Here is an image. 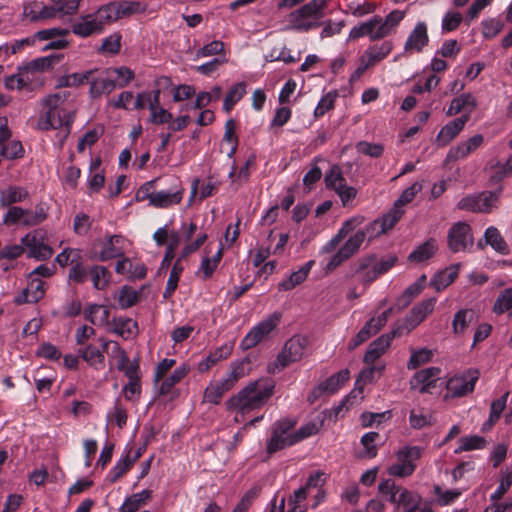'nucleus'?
<instances>
[{
    "label": "nucleus",
    "instance_id": "obj_1",
    "mask_svg": "<svg viewBox=\"0 0 512 512\" xmlns=\"http://www.w3.org/2000/svg\"><path fill=\"white\" fill-rule=\"evenodd\" d=\"M274 388L275 382L269 378L250 382L226 401V409L235 411L234 420L240 422L246 413L262 407L273 395Z\"/></svg>",
    "mask_w": 512,
    "mask_h": 512
},
{
    "label": "nucleus",
    "instance_id": "obj_2",
    "mask_svg": "<svg viewBox=\"0 0 512 512\" xmlns=\"http://www.w3.org/2000/svg\"><path fill=\"white\" fill-rule=\"evenodd\" d=\"M70 95L69 91H60L47 95L41 100L45 110L38 118L37 129L48 131L74 122L75 114L66 106Z\"/></svg>",
    "mask_w": 512,
    "mask_h": 512
},
{
    "label": "nucleus",
    "instance_id": "obj_3",
    "mask_svg": "<svg viewBox=\"0 0 512 512\" xmlns=\"http://www.w3.org/2000/svg\"><path fill=\"white\" fill-rule=\"evenodd\" d=\"M396 262L397 257L394 255L380 259L376 254L364 255L351 264L348 276L357 277L359 282L368 286L381 275L387 273Z\"/></svg>",
    "mask_w": 512,
    "mask_h": 512
},
{
    "label": "nucleus",
    "instance_id": "obj_4",
    "mask_svg": "<svg viewBox=\"0 0 512 512\" xmlns=\"http://www.w3.org/2000/svg\"><path fill=\"white\" fill-rule=\"evenodd\" d=\"M328 0H312L292 11L288 16V30L308 32L320 26Z\"/></svg>",
    "mask_w": 512,
    "mask_h": 512
},
{
    "label": "nucleus",
    "instance_id": "obj_5",
    "mask_svg": "<svg viewBox=\"0 0 512 512\" xmlns=\"http://www.w3.org/2000/svg\"><path fill=\"white\" fill-rule=\"evenodd\" d=\"M111 24V16L106 12L102 5L94 13L81 15L78 20L72 22L71 31L82 38L89 37L94 34H100L105 27Z\"/></svg>",
    "mask_w": 512,
    "mask_h": 512
},
{
    "label": "nucleus",
    "instance_id": "obj_6",
    "mask_svg": "<svg viewBox=\"0 0 512 512\" xmlns=\"http://www.w3.org/2000/svg\"><path fill=\"white\" fill-rule=\"evenodd\" d=\"M295 425L296 421L289 418H283L273 423L271 437L266 444V452L269 455L297 444L293 431Z\"/></svg>",
    "mask_w": 512,
    "mask_h": 512
},
{
    "label": "nucleus",
    "instance_id": "obj_7",
    "mask_svg": "<svg viewBox=\"0 0 512 512\" xmlns=\"http://www.w3.org/2000/svg\"><path fill=\"white\" fill-rule=\"evenodd\" d=\"M308 340L305 336L295 335L287 340L276 360L268 365V372L275 374L289 364L299 361L306 350Z\"/></svg>",
    "mask_w": 512,
    "mask_h": 512
},
{
    "label": "nucleus",
    "instance_id": "obj_8",
    "mask_svg": "<svg viewBox=\"0 0 512 512\" xmlns=\"http://www.w3.org/2000/svg\"><path fill=\"white\" fill-rule=\"evenodd\" d=\"M208 235L205 232H201L198 234L196 239L186 244L179 255V257L176 259L175 263L172 266V269L170 271L169 278L167 280L166 288L163 293V297L165 299L170 298L175 290L177 289L180 277L182 272L184 271V265L182 261L186 259L189 255L196 252L207 240Z\"/></svg>",
    "mask_w": 512,
    "mask_h": 512
},
{
    "label": "nucleus",
    "instance_id": "obj_9",
    "mask_svg": "<svg viewBox=\"0 0 512 512\" xmlns=\"http://www.w3.org/2000/svg\"><path fill=\"white\" fill-rule=\"evenodd\" d=\"M367 235H369V237H373L371 227L359 229L353 235H351L341 246V248L331 256L329 262L326 265V271H333L343 262L356 254L361 248Z\"/></svg>",
    "mask_w": 512,
    "mask_h": 512
},
{
    "label": "nucleus",
    "instance_id": "obj_10",
    "mask_svg": "<svg viewBox=\"0 0 512 512\" xmlns=\"http://www.w3.org/2000/svg\"><path fill=\"white\" fill-rule=\"evenodd\" d=\"M423 448L420 446H405L396 453L397 462L389 466L387 472L394 477H408L416 470V461L422 456Z\"/></svg>",
    "mask_w": 512,
    "mask_h": 512
},
{
    "label": "nucleus",
    "instance_id": "obj_11",
    "mask_svg": "<svg viewBox=\"0 0 512 512\" xmlns=\"http://www.w3.org/2000/svg\"><path fill=\"white\" fill-rule=\"evenodd\" d=\"M280 321L281 314L279 312L270 314L248 331L242 339L240 347L243 350H249L255 347L270 335V333L280 324Z\"/></svg>",
    "mask_w": 512,
    "mask_h": 512
},
{
    "label": "nucleus",
    "instance_id": "obj_12",
    "mask_svg": "<svg viewBox=\"0 0 512 512\" xmlns=\"http://www.w3.org/2000/svg\"><path fill=\"white\" fill-rule=\"evenodd\" d=\"M21 243L27 248V256L36 260H47L53 255V249L46 242V233L41 230H33L21 239Z\"/></svg>",
    "mask_w": 512,
    "mask_h": 512
},
{
    "label": "nucleus",
    "instance_id": "obj_13",
    "mask_svg": "<svg viewBox=\"0 0 512 512\" xmlns=\"http://www.w3.org/2000/svg\"><path fill=\"white\" fill-rule=\"evenodd\" d=\"M367 368H364L359 373L355 385L356 387L351 391V393L342 401L341 406L353 405L358 401V399H362L363 396V387L368 383H372L374 380L380 378L385 370L384 364L373 365L368 364Z\"/></svg>",
    "mask_w": 512,
    "mask_h": 512
},
{
    "label": "nucleus",
    "instance_id": "obj_14",
    "mask_svg": "<svg viewBox=\"0 0 512 512\" xmlns=\"http://www.w3.org/2000/svg\"><path fill=\"white\" fill-rule=\"evenodd\" d=\"M474 243L471 227L468 223L459 221L448 231L447 244L453 253L466 251Z\"/></svg>",
    "mask_w": 512,
    "mask_h": 512
},
{
    "label": "nucleus",
    "instance_id": "obj_15",
    "mask_svg": "<svg viewBox=\"0 0 512 512\" xmlns=\"http://www.w3.org/2000/svg\"><path fill=\"white\" fill-rule=\"evenodd\" d=\"M478 378V370L472 369L465 371L463 374L453 376L446 385L447 396L457 398L473 392Z\"/></svg>",
    "mask_w": 512,
    "mask_h": 512
},
{
    "label": "nucleus",
    "instance_id": "obj_16",
    "mask_svg": "<svg viewBox=\"0 0 512 512\" xmlns=\"http://www.w3.org/2000/svg\"><path fill=\"white\" fill-rule=\"evenodd\" d=\"M91 71L89 95L92 99L110 94L116 88L115 80L107 73V69H91Z\"/></svg>",
    "mask_w": 512,
    "mask_h": 512
},
{
    "label": "nucleus",
    "instance_id": "obj_17",
    "mask_svg": "<svg viewBox=\"0 0 512 512\" xmlns=\"http://www.w3.org/2000/svg\"><path fill=\"white\" fill-rule=\"evenodd\" d=\"M428 44V26L426 22L418 21L405 41L404 51L409 54L420 53Z\"/></svg>",
    "mask_w": 512,
    "mask_h": 512
},
{
    "label": "nucleus",
    "instance_id": "obj_18",
    "mask_svg": "<svg viewBox=\"0 0 512 512\" xmlns=\"http://www.w3.org/2000/svg\"><path fill=\"white\" fill-rule=\"evenodd\" d=\"M399 335L398 330H393L388 334H383L371 342L363 357L365 364H373L377 359L386 353L392 340Z\"/></svg>",
    "mask_w": 512,
    "mask_h": 512
},
{
    "label": "nucleus",
    "instance_id": "obj_19",
    "mask_svg": "<svg viewBox=\"0 0 512 512\" xmlns=\"http://www.w3.org/2000/svg\"><path fill=\"white\" fill-rule=\"evenodd\" d=\"M440 372L438 367H429L416 372L410 379V388L418 390L422 394L429 393L431 388L435 387Z\"/></svg>",
    "mask_w": 512,
    "mask_h": 512
},
{
    "label": "nucleus",
    "instance_id": "obj_20",
    "mask_svg": "<svg viewBox=\"0 0 512 512\" xmlns=\"http://www.w3.org/2000/svg\"><path fill=\"white\" fill-rule=\"evenodd\" d=\"M184 195V189L179 186H173L168 190H160L156 191V193L151 198V203L149 206L159 209H167L171 206L178 205Z\"/></svg>",
    "mask_w": 512,
    "mask_h": 512
},
{
    "label": "nucleus",
    "instance_id": "obj_21",
    "mask_svg": "<svg viewBox=\"0 0 512 512\" xmlns=\"http://www.w3.org/2000/svg\"><path fill=\"white\" fill-rule=\"evenodd\" d=\"M52 1L54 4L51 6L39 2L38 8L40 9V12H38V15L40 16V20L53 18L57 13L62 15H71L76 13L79 9L80 0H70L65 2H61L59 0Z\"/></svg>",
    "mask_w": 512,
    "mask_h": 512
},
{
    "label": "nucleus",
    "instance_id": "obj_22",
    "mask_svg": "<svg viewBox=\"0 0 512 512\" xmlns=\"http://www.w3.org/2000/svg\"><path fill=\"white\" fill-rule=\"evenodd\" d=\"M108 15L111 16V23L120 19L129 17L133 14L144 11V7L139 1H118L110 2L104 5Z\"/></svg>",
    "mask_w": 512,
    "mask_h": 512
},
{
    "label": "nucleus",
    "instance_id": "obj_23",
    "mask_svg": "<svg viewBox=\"0 0 512 512\" xmlns=\"http://www.w3.org/2000/svg\"><path fill=\"white\" fill-rule=\"evenodd\" d=\"M378 490L379 493L395 507L399 506L400 502L407 498L411 492L407 488L397 485L392 479H385L381 481L379 483Z\"/></svg>",
    "mask_w": 512,
    "mask_h": 512
},
{
    "label": "nucleus",
    "instance_id": "obj_24",
    "mask_svg": "<svg viewBox=\"0 0 512 512\" xmlns=\"http://www.w3.org/2000/svg\"><path fill=\"white\" fill-rule=\"evenodd\" d=\"M484 142L482 134H475L466 141L450 148L447 154L448 161H457L466 158L469 154L478 149Z\"/></svg>",
    "mask_w": 512,
    "mask_h": 512
},
{
    "label": "nucleus",
    "instance_id": "obj_25",
    "mask_svg": "<svg viewBox=\"0 0 512 512\" xmlns=\"http://www.w3.org/2000/svg\"><path fill=\"white\" fill-rule=\"evenodd\" d=\"M469 119V114H464L443 126L436 137L438 145L446 146L449 144L456 136L459 135Z\"/></svg>",
    "mask_w": 512,
    "mask_h": 512
},
{
    "label": "nucleus",
    "instance_id": "obj_26",
    "mask_svg": "<svg viewBox=\"0 0 512 512\" xmlns=\"http://www.w3.org/2000/svg\"><path fill=\"white\" fill-rule=\"evenodd\" d=\"M45 295L44 282L40 278L29 276L28 286L15 297L14 302L18 305L25 303H36Z\"/></svg>",
    "mask_w": 512,
    "mask_h": 512
},
{
    "label": "nucleus",
    "instance_id": "obj_27",
    "mask_svg": "<svg viewBox=\"0 0 512 512\" xmlns=\"http://www.w3.org/2000/svg\"><path fill=\"white\" fill-rule=\"evenodd\" d=\"M124 242L125 238L122 235L115 234L106 236L97 259L99 261H107L110 259L122 257L124 255V249L122 246Z\"/></svg>",
    "mask_w": 512,
    "mask_h": 512
},
{
    "label": "nucleus",
    "instance_id": "obj_28",
    "mask_svg": "<svg viewBox=\"0 0 512 512\" xmlns=\"http://www.w3.org/2000/svg\"><path fill=\"white\" fill-rule=\"evenodd\" d=\"M436 298L425 299L416 304L406 317V323L409 329L418 326L433 310L436 304Z\"/></svg>",
    "mask_w": 512,
    "mask_h": 512
},
{
    "label": "nucleus",
    "instance_id": "obj_29",
    "mask_svg": "<svg viewBox=\"0 0 512 512\" xmlns=\"http://www.w3.org/2000/svg\"><path fill=\"white\" fill-rule=\"evenodd\" d=\"M78 355L81 357L90 367L101 370L105 365V356L104 350L100 346H96L94 344H87L83 347H79Z\"/></svg>",
    "mask_w": 512,
    "mask_h": 512
},
{
    "label": "nucleus",
    "instance_id": "obj_30",
    "mask_svg": "<svg viewBox=\"0 0 512 512\" xmlns=\"http://www.w3.org/2000/svg\"><path fill=\"white\" fill-rule=\"evenodd\" d=\"M378 23V15H375L369 20L354 26L350 30L349 40L359 39L364 36H368L372 41L383 39V37L379 35Z\"/></svg>",
    "mask_w": 512,
    "mask_h": 512
},
{
    "label": "nucleus",
    "instance_id": "obj_31",
    "mask_svg": "<svg viewBox=\"0 0 512 512\" xmlns=\"http://www.w3.org/2000/svg\"><path fill=\"white\" fill-rule=\"evenodd\" d=\"M234 348L233 342H227L222 346L216 348L214 351H211L209 355L198 363V371L200 373H205L210 370L214 365H216L219 361L227 359Z\"/></svg>",
    "mask_w": 512,
    "mask_h": 512
},
{
    "label": "nucleus",
    "instance_id": "obj_32",
    "mask_svg": "<svg viewBox=\"0 0 512 512\" xmlns=\"http://www.w3.org/2000/svg\"><path fill=\"white\" fill-rule=\"evenodd\" d=\"M363 221L362 217H353L346 220L341 228L338 230L336 235H334L321 249L322 253H330L332 252L338 244L347 237V235L352 232L356 227H358Z\"/></svg>",
    "mask_w": 512,
    "mask_h": 512
},
{
    "label": "nucleus",
    "instance_id": "obj_33",
    "mask_svg": "<svg viewBox=\"0 0 512 512\" xmlns=\"http://www.w3.org/2000/svg\"><path fill=\"white\" fill-rule=\"evenodd\" d=\"M363 221L362 217H353L346 220L341 228L338 230L336 235H334L321 249L322 253H330L332 252L338 244L347 237V235L352 232L356 227H358Z\"/></svg>",
    "mask_w": 512,
    "mask_h": 512
},
{
    "label": "nucleus",
    "instance_id": "obj_34",
    "mask_svg": "<svg viewBox=\"0 0 512 512\" xmlns=\"http://www.w3.org/2000/svg\"><path fill=\"white\" fill-rule=\"evenodd\" d=\"M477 107V101L471 93H463L458 97L452 99L450 106L446 111L447 116H454L462 111H467L465 114L471 112Z\"/></svg>",
    "mask_w": 512,
    "mask_h": 512
},
{
    "label": "nucleus",
    "instance_id": "obj_35",
    "mask_svg": "<svg viewBox=\"0 0 512 512\" xmlns=\"http://www.w3.org/2000/svg\"><path fill=\"white\" fill-rule=\"evenodd\" d=\"M314 264V260H310L307 263H305L299 270L293 272L286 279L282 280L278 284V290L289 291L292 290L297 285L303 283L308 277V274Z\"/></svg>",
    "mask_w": 512,
    "mask_h": 512
},
{
    "label": "nucleus",
    "instance_id": "obj_36",
    "mask_svg": "<svg viewBox=\"0 0 512 512\" xmlns=\"http://www.w3.org/2000/svg\"><path fill=\"white\" fill-rule=\"evenodd\" d=\"M250 363L251 362L248 357L231 362L229 371L227 372L226 377L223 378L224 382L232 389L241 378L249 373Z\"/></svg>",
    "mask_w": 512,
    "mask_h": 512
},
{
    "label": "nucleus",
    "instance_id": "obj_37",
    "mask_svg": "<svg viewBox=\"0 0 512 512\" xmlns=\"http://www.w3.org/2000/svg\"><path fill=\"white\" fill-rule=\"evenodd\" d=\"M438 250L436 239L429 238L424 243L417 246L408 256V261L412 263H421L432 258Z\"/></svg>",
    "mask_w": 512,
    "mask_h": 512
},
{
    "label": "nucleus",
    "instance_id": "obj_38",
    "mask_svg": "<svg viewBox=\"0 0 512 512\" xmlns=\"http://www.w3.org/2000/svg\"><path fill=\"white\" fill-rule=\"evenodd\" d=\"M460 264H453L444 270L437 272L431 279L430 285L436 291H441L447 288L458 276Z\"/></svg>",
    "mask_w": 512,
    "mask_h": 512
},
{
    "label": "nucleus",
    "instance_id": "obj_39",
    "mask_svg": "<svg viewBox=\"0 0 512 512\" xmlns=\"http://www.w3.org/2000/svg\"><path fill=\"white\" fill-rule=\"evenodd\" d=\"M393 44L390 41H384L380 45H372L367 48L360 61L364 62L365 59L368 64L372 66L386 58L392 51Z\"/></svg>",
    "mask_w": 512,
    "mask_h": 512
},
{
    "label": "nucleus",
    "instance_id": "obj_40",
    "mask_svg": "<svg viewBox=\"0 0 512 512\" xmlns=\"http://www.w3.org/2000/svg\"><path fill=\"white\" fill-rule=\"evenodd\" d=\"M406 11L393 10L384 19L378 16V31L379 35L383 38L391 34V32L400 24L405 18Z\"/></svg>",
    "mask_w": 512,
    "mask_h": 512
},
{
    "label": "nucleus",
    "instance_id": "obj_41",
    "mask_svg": "<svg viewBox=\"0 0 512 512\" xmlns=\"http://www.w3.org/2000/svg\"><path fill=\"white\" fill-rule=\"evenodd\" d=\"M84 318L93 325H106L109 323L110 310L103 305L90 304L83 312Z\"/></svg>",
    "mask_w": 512,
    "mask_h": 512
},
{
    "label": "nucleus",
    "instance_id": "obj_42",
    "mask_svg": "<svg viewBox=\"0 0 512 512\" xmlns=\"http://www.w3.org/2000/svg\"><path fill=\"white\" fill-rule=\"evenodd\" d=\"M112 331L123 339H130L137 334L138 324L131 318H115L112 321Z\"/></svg>",
    "mask_w": 512,
    "mask_h": 512
},
{
    "label": "nucleus",
    "instance_id": "obj_43",
    "mask_svg": "<svg viewBox=\"0 0 512 512\" xmlns=\"http://www.w3.org/2000/svg\"><path fill=\"white\" fill-rule=\"evenodd\" d=\"M350 378V372L348 369H343L333 375H331L329 378H327L325 381L319 384L318 390L321 392L326 393H335L338 391Z\"/></svg>",
    "mask_w": 512,
    "mask_h": 512
},
{
    "label": "nucleus",
    "instance_id": "obj_44",
    "mask_svg": "<svg viewBox=\"0 0 512 512\" xmlns=\"http://www.w3.org/2000/svg\"><path fill=\"white\" fill-rule=\"evenodd\" d=\"M189 371L190 368L186 364L177 367L171 375L162 381L159 387V394L162 396L168 395L172 391L173 387L187 376Z\"/></svg>",
    "mask_w": 512,
    "mask_h": 512
},
{
    "label": "nucleus",
    "instance_id": "obj_45",
    "mask_svg": "<svg viewBox=\"0 0 512 512\" xmlns=\"http://www.w3.org/2000/svg\"><path fill=\"white\" fill-rule=\"evenodd\" d=\"M152 497V491L149 489L134 493L126 497L123 504L119 508V512H136L141 506L146 504Z\"/></svg>",
    "mask_w": 512,
    "mask_h": 512
},
{
    "label": "nucleus",
    "instance_id": "obj_46",
    "mask_svg": "<svg viewBox=\"0 0 512 512\" xmlns=\"http://www.w3.org/2000/svg\"><path fill=\"white\" fill-rule=\"evenodd\" d=\"M28 191L19 186H9L0 191V206L8 207L14 203L22 202L28 198Z\"/></svg>",
    "mask_w": 512,
    "mask_h": 512
},
{
    "label": "nucleus",
    "instance_id": "obj_47",
    "mask_svg": "<svg viewBox=\"0 0 512 512\" xmlns=\"http://www.w3.org/2000/svg\"><path fill=\"white\" fill-rule=\"evenodd\" d=\"M403 214V209L397 208L393 205V208L387 214H385L381 220H377L373 224L368 225L367 227H371V230H373L375 226L379 225L380 231H378L377 234L385 233L386 231L395 226V224L400 220Z\"/></svg>",
    "mask_w": 512,
    "mask_h": 512
},
{
    "label": "nucleus",
    "instance_id": "obj_48",
    "mask_svg": "<svg viewBox=\"0 0 512 512\" xmlns=\"http://www.w3.org/2000/svg\"><path fill=\"white\" fill-rule=\"evenodd\" d=\"M486 243L489 244L495 251L502 255L509 253V248L499 230L493 226L486 229L484 233Z\"/></svg>",
    "mask_w": 512,
    "mask_h": 512
},
{
    "label": "nucleus",
    "instance_id": "obj_49",
    "mask_svg": "<svg viewBox=\"0 0 512 512\" xmlns=\"http://www.w3.org/2000/svg\"><path fill=\"white\" fill-rule=\"evenodd\" d=\"M231 390L224 380L211 383L204 392V401L211 404H219L223 395Z\"/></svg>",
    "mask_w": 512,
    "mask_h": 512
},
{
    "label": "nucleus",
    "instance_id": "obj_50",
    "mask_svg": "<svg viewBox=\"0 0 512 512\" xmlns=\"http://www.w3.org/2000/svg\"><path fill=\"white\" fill-rule=\"evenodd\" d=\"M107 73L114 78L116 87L118 88L127 87L135 77L134 71L126 66L107 68Z\"/></svg>",
    "mask_w": 512,
    "mask_h": 512
},
{
    "label": "nucleus",
    "instance_id": "obj_51",
    "mask_svg": "<svg viewBox=\"0 0 512 512\" xmlns=\"http://www.w3.org/2000/svg\"><path fill=\"white\" fill-rule=\"evenodd\" d=\"M93 287L97 290L105 289L109 282L111 274L105 266L93 265L89 270Z\"/></svg>",
    "mask_w": 512,
    "mask_h": 512
},
{
    "label": "nucleus",
    "instance_id": "obj_52",
    "mask_svg": "<svg viewBox=\"0 0 512 512\" xmlns=\"http://www.w3.org/2000/svg\"><path fill=\"white\" fill-rule=\"evenodd\" d=\"M246 94L245 82H239L233 85L226 94L223 102V110L230 112L235 104L240 101Z\"/></svg>",
    "mask_w": 512,
    "mask_h": 512
},
{
    "label": "nucleus",
    "instance_id": "obj_53",
    "mask_svg": "<svg viewBox=\"0 0 512 512\" xmlns=\"http://www.w3.org/2000/svg\"><path fill=\"white\" fill-rule=\"evenodd\" d=\"M508 396L509 393L506 392L500 398L491 403L489 419L484 423L483 429H485L486 426L492 427L500 419L501 414L506 407Z\"/></svg>",
    "mask_w": 512,
    "mask_h": 512
},
{
    "label": "nucleus",
    "instance_id": "obj_54",
    "mask_svg": "<svg viewBox=\"0 0 512 512\" xmlns=\"http://www.w3.org/2000/svg\"><path fill=\"white\" fill-rule=\"evenodd\" d=\"M133 465L130 461V452L120 458L113 468L109 471L107 478L110 483H115L120 479Z\"/></svg>",
    "mask_w": 512,
    "mask_h": 512
},
{
    "label": "nucleus",
    "instance_id": "obj_55",
    "mask_svg": "<svg viewBox=\"0 0 512 512\" xmlns=\"http://www.w3.org/2000/svg\"><path fill=\"white\" fill-rule=\"evenodd\" d=\"M459 443V447L455 449L456 454L461 453L463 451L482 449L485 447L486 440L482 436L473 435L460 438Z\"/></svg>",
    "mask_w": 512,
    "mask_h": 512
},
{
    "label": "nucleus",
    "instance_id": "obj_56",
    "mask_svg": "<svg viewBox=\"0 0 512 512\" xmlns=\"http://www.w3.org/2000/svg\"><path fill=\"white\" fill-rule=\"evenodd\" d=\"M325 184L328 189L336 190L338 188H341L343 185L347 184L346 179L343 176L342 170L340 166L333 165L329 171L325 175Z\"/></svg>",
    "mask_w": 512,
    "mask_h": 512
},
{
    "label": "nucleus",
    "instance_id": "obj_57",
    "mask_svg": "<svg viewBox=\"0 0 512 512\" xmlns=\"http://www.w3.org/2000/svg\"><path fill=\"white\" fill-rule=\"evenodd\" d=\"M463 21V16L460 12L449 10L447 11L441 22V30L442 33H448L456 30L461 22Z\"/></svg>",
    "mask_w": 512,
    "mask_h": 512
},
{
    "label": "nucleus",
    "instance_id": "obj_58",
    "mask_svg": "<svg viewBox=\"0 0 512 512\" xmlns=\"http://www.w3.org/2000/svg\"><path fill=\"white\" fill-rule=\"evenodd\" d=\"M89 276V270L82 262V257L78 259L77 262H75L73 265H71V268L69 269L68 278L70 281L77 283V284H83L87 281Z\"/></svg>",
    "mask_w": 512,
    "mask_h": 512
},
{
    "label": "nucleus",
    "instance_id": "obj_59",
    "mask_svg": "<svg viewBox=\"0 0 512 512\" xmlns=\"http://www.w3.org/2000/svg\"><path fill=\"white\" fill-rule=\"evenodd\" d=\"M432 358V351L426 348L413 350L407 363L409 370L417 369L420 365L429 362Z\"/></svg>",
    "mask_w": 512,
    "mask_h": 512
},
{
    "label": "nucleus",
    "instance_id": "obj_60",
    "mask_svg": "<svg viewBox=\"0 0 512 512\" xmlns=\"http://www.w3.org/2000/svg\"><path fill=\"white\" fill-rule=\"evenodd\" d=\"M512 485V470H505L501 473L500 483L497 489L491 494L490 499L493 502L499 501Z\"/></svg>",
    "mask_w": 512,
    "mask_h": 512
},
{
    "label": "nucleus",
    "instance_id": "obj_61",
    "mask_svg": "<svg viewBox=\"0 0 512 512\" xmlns=\"http://www.w3.org/2000/svg\"><path fill=\"white\" fill-rule=\"evenodd\" d=\"M512 308V288H507L503 290L499 296L497 297L493 311L494 313L500 315Z\"/></svg>",
    "mask_w": 512,
    "mask_h": 512
},
{
    "label": "nucleus",
    "instance_id": "obj_62",
    "mask_svg": "<svg viewBox=\"0 0 512 512\" xmlns=\"http://www.w3.org/2000/svg\"><path fill=\"white\" fill-rule=\"evenodd\" d=\"M118 304L122 309L133 306L138 301V292L130 286H123L118 293Z\"/></svg>",
    "mask_w": 512,
    "mask_h": 512
},
{
    "label": "nucleus",
    "instance_id": "obj_63",
    "mask_svg": "<svg viewBox=\"0 0 512 512\" xmlns=\"http://www.w3.org/2000/svg\"><path fill=\"white\" fill-rule=\"evenodd\" d=\"M2 147V155L4 158L7 159H17L21 158L24 155V148L22 146V143L17 140L10 139L6 142H3L1 145Z\"/></svg>",
    "mask_w": 512,
    "mask_h": 512
},
{
    "label": "nucleus",
    "instance_id": "obj_64",
    "mask_svg": "<svg viewBox=\"0 0 512 512\" xmlns=\"http://www.w3.org/2000/svg\"><path fill=\"white\" fill-rule=\"evenodd\" d=\"M373 321H367L365 325L360 329V331L356 334V336L352 339L350 343V349H355L360 344L367 341L371 336L376 334L378 331L372 325Z\"/></svg>",
    "mask_w": 512,
    "mask_h": 512
}]
</instances>
